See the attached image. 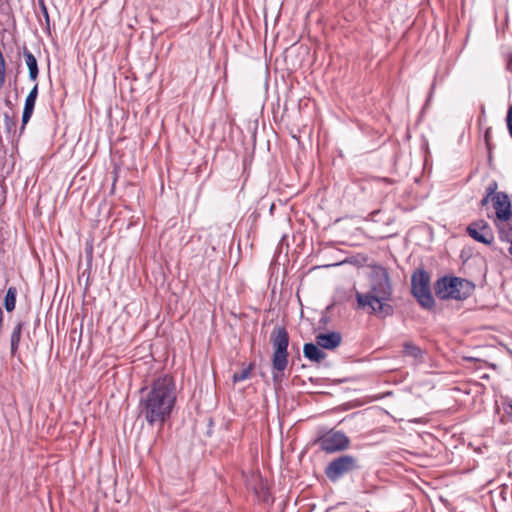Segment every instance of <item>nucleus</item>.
Here are the masks:
<instances>
[{
	"instance_id": "f8f14e48",
	"label": "nucleus",
	"mask_w": 512,
	"mask_h": 512,
	"mask_svg": "<svg viewBox=\"0 0 512 512\" xmlns=\"http://www.w3.org/2000/svg\"><path fill=\"white\" fill-rule=\"evenodd\" d=\"M501 405L503 408V414H500L498 401H495V412L500 415L501 422H507L512 419V399L509 397H502Z\"/></svg>"
},
{
	"instance_id": "2eb2a0df",
	"label": "nucleus",
	"mask_w": 512,
	"mask_h": 512,
	"mask_svg": "<svg viewBox=\"0 0 512 512\" xmlns=\"http://www.w3.org/2000/svg\"><path fill=\"white\" fill-rule=\"evenodd\" d=\"M500 239L510 243L509 253L512 255V221L498 225Z\"/></svg>"
},
{
	"instance_id": "4468645a",
	"label": "nucleus",
	"mask_w": 512,
	"mask_h": 512,
	"mask_svg": "<svg viewBox=\"0 0 512 512\" xmlns=\"http://www.w3.org/2000/svg\"><path fill=\"white\" fill-rule=\"evenodd\" d=\"M24 323L18 322L11 334V354L14 356L19 348Z\"/></svg>"
},
{
	"instance_id": "a878e982",
	"label": "nucleus",
	"mask_w": 512,
	"mask_h": 512,
	"mask_svg": "<svg viewBox=\"0 0 512 512\" xmlns=\"http://www.w3.org/2000/svg\"><path fill=\"white\" fill-rule=\"evenodd\" d=\"M493 369H496L497 368V365L495 363L491 364L490 365Z\"/></svg>"
},
{
	"instance_id": "9b49d317",
	"label": "nucleus",
	"mask_w": 512,
	"mask_h": 512,
	"mask_svg": "<svg viewBox=\"0 0 512 512\" xmlns=\"http://www.w3.org/2000/svg\"><path fill=\"white\" fill-rule=\"evenodd\" d=\"M317 344L306 343L303 347V353L305 358L311 362L320 363L326 357V353L323 352Z\"/></svg>"
},
{
	"instance_id": "f3484780",
	"label": "nucleus",
	"mask_w": 512,
	"mask_h": 512,
	"mask_svg": "<svg viewBox=\"0 0 512 512\" xmlns=\"http://www.w3.org/2000/svg\"><path fill=\"white\" fill-rule=\"evenodd\" d=\"M16 296H17V289L16 287H9L5 298H4V307L7 312H12L15 309L16 306Z\"/></svg>"
},
{
	"instance_id": "aec40b11",
	"label": "nucleus",
	"mask_w": 512,
	"mask_h": 512,
	"mask_svg": "<svg viewBox=\"0 0 512 512\" xmlns=\"http://www.w3.org/2000/svg\"><path fill=\"white\" fill-rule=\"evenodd\" d=\"M493 239V235L489 226L486 223H482V243L489 244Z\"/></svg>"
},
{
	"instance_id": "b1692460",
	"label": "nucleus",
	"mask_w": 512,
	"mask_h": 512,
	"mask_svg": "<svg viewBox=\"0 0 512 512\" xmlns=\"http://www.w3.org/2000/svg\"><path fill=\"white\" fill-rule=\"evenodd\" d=\"M376 180L379 181V182H383V183H385L387 185L394 184V180L391 179V178H386V177H384V178H376Z\"/></svg>"
},
{
	"instance_id": "9d476101",
	"label": "nucleus",
	"mask_w": 512,
	"mask_h": 512,
	"mask_svg": "<svg viewBox=\"0 0 512 512\" xmlns=\"http://www.w3.org/2000/svg\"><path fill=\"white\" fill-rule=\"evenodd\" d=\"M37 95H38V85L36 84L32 88V90L29 92V94L27 95V97L25 99L24 109H23V113H22L21 131L24 130L26 124L29 122V120L33 114Z\"/></svg>"
},
{
	"instance_id": "20e7f679",
	"label": "nucleus",
	"mask_w": 512,
	"mask_h": 512,
	"mask_svg": "<svg viewBox=\"0 0 512 512\" xmlns=\"http://www.w3.org/2000/svg\"><path fill=\"white\" fill-rule=\"evenodd\" d=\"M490 203L495 212L496 225L512 221V205L509 195L506 192L498 191V183L493 180L485 189L482 198V206Z\"/></svg>"
},
{
	"instance_id": "4be33fe9",
	"label": "nucleus",
	"mask_w": 512,
	"mask_h": 512,
	"mask_svg": "<svg viewBox=\"0 0 512 512\" xmlns=\"http://www.w3.org/2000/svg\"><path fill=\"white\" fill-rule=\"evenodd\" d=\"M506 122H507V128H508L509 134L512 138V105L508 109L507 116H506Z\"/></svg>"
},
{
	"instance_id": "7ed1b4c3",
	"label": "nucleus",
	"mask_w": 512,
	"mask_h": 512,
	"mask_svg": "<svg viewBox=\"0 0 512 512\" xmlns=\"http://www.w3.org/2000/svg\"><path fill=\"white\" fill-rule=\"evenodd\" d=\"M289 334L284 326L277 325L270 334V342L273 347L271 357L273 380L280 381L288 366Z\"/></svg>"
},
{
	"instance_id": "412c9836",
	"label": "nucleus",
	"mask_w": 512,
	"mask_h": 512,
	"mask_svg": "<svg viewBox=\"0 0 512 512\" xmlns=\"http://www.w3.org/2000/svg\"><path fill=\"white\" fill-rule=\"evenodd\" d=\"M39 5L41 7V12H42V15L46 22V27H47V29H49V27H50L49 13H48V10H47L44 0H40Z\"/></svg>"
},
{
	"instance_id": "dca6fc26",
	"label": "nucleus",
	"mask_w": 512,
	"mask_h": 512,
	"mask_svg": "<svg viewBox=\"0 0 512 512\" xmlns=\"http://www.w3.org/2000/svg\"><path fill=\"white\" fill-rule=\"evenodd\" d=\"M403 354L415 360H421L423 356L422 350L412 342H405L403 344Z\"/></svg>"
},
{
	"instance_id": "5701e85b",
	"label": "nucleus",
	"mask_w": 512,
	"mask_h": 512,
	"mask_svg": "<svg viewBox=\"0 0 512 512\" xmlns=\"http://www.w3.org/2000/svg\"><path fill=\"white\" fill-rule=\"evenodd\" d=\"M4 123L8 130L15 126L14 120L8 114L4 115Z\"/></svg>"
},
{
	"instance_id": "0eeeda50",
	"label": "nucleus",
	"mask_w": 512,
	"mask_h": 512,
	"mask_svg": "<svg viewBox=\"0 0 512 512\" xmlns=\"http://www.w3.org/2000/svg\"><path fill=\"white\" fill-rule=\"evenodd\" d=\"M359 469L358 459L350 454L340 455L333 459L325 468V475L331 482Z\"/></svg>"
},
{
	"instance_id": "f257e3e1",
	"label": "nucleus",
	"mask_w": 512,
	"mask_h": 512,
	"mask_svg": "<svg viewBox=\"0 0 512 512\" xmlns=\"http://www.w3.org/2000/svg\"><path fill=\"white\" fill-rule=\"evenodd\" d=\"M176 384L172 376L163 374L155 378L149 387L140 390L139 416L150 426L163 425L171 416L176 403Z\"/></svg>"
},
{
	"instance_id": "f03ea898",
	"label": "nucleus",
	"mask_w": 512,
	"mask_h": 512,
	"mask_svg": "<svg viewBox=\"0 0 512 512\" xmlns=\"http://www.w3.org/2000/svg\"><path fill=\"white\" fill-rule=\"evenodd\" d=\"M392 292V284L387 269L375 265L369 274L368 292H356L358 308L380 318L392 316L394 308L389 303L392 299Z\"/></svg>"
},
{
	"instance_id": "393cba45",
	"label": "nucleus",
	"mask_w": 512,
	"mask_h": 512,
	"mask_svg": "<svg viewBox=\"0 0 512 512\" xmlns=\"http://www.w3.org/2000/svg\"><path fill=\"white\" fill-rule=\"evenodd\" d=\"M489 376L487 374H482L481 379H488Z\"/></svg>"
},
{
	"instance_id": "ddd939ff",
	"label": "nucleus",
	"mask_w": 512,
	"mask_h": 512,
	"mask_svg": "<svg viewBox=\"0 0 512 512\" xmlns=\"http://www.w3.org/2000/svg\"><path fill=\"white\" fill-rule=\"evenodd\" d=\"M23 55L29 70V78L34 81L37 79L39 74L37 60L35 56L32 54V52H30L27 49H24Z\"/></svg>"
},
{
	"instance_id": "a211bd4d",
	"label": "nucleus",
	"mask_w": 512,
	"mask_h": 512,
	"mask_svg": "<svg viewBox=\"0 0 512 512\" xmlns=\"http://www.w3.org/2000/svg\"><path fill=\"white\" fill-rule=\"evenodd\" d=\"M251 374V365L246 368H243L240 372H236L233 374V382H241L250 377Z\"/></svg>"
},
{
	"instance_id": "423d86ee",
	"label": "nucleus",
	"mask_w": 512,
	"mask_h": 512,
	"mask_svg": "<svg viewBox=\"0 0 512 512\" xmlns=\"http://www.w3.org/2000/svg\"><path fill=\"white\" fill-rule=\"evenodd\" d=\"M411 291L418 303L425 309L434 307V299L430 288V276L424 269L416 270L411 277Z\"/></svg>"
},
{
	"instance_id": "1a4fd4ad",
	"label": "nucleus",
	"mask_w": 512,
	"mask_h": 512,
	"mask_svg": "<svg viewBox=\"0 0 512 512\" xmlns=\"http://www.w3.org/2000/svg\"><path fill=\"white\" fill-rule=\"evenodd\" d=\"M342 341V335L340 332L332 331L328 333H320L316 336V343L319 347L327 350H333L337 348Z\"/></svg>"
},
{
	"instance_id": "6e6552de",
	"label": "nucleus",
	"mask_w": 512,
	"mask_h": 512,
	"mask_svg": "<svg viewBox=\"0 0 512 512\" xmlns=\"http://www.w3.org/2000/svg\"><path fill=\"white\" fill-rule=\"evenodd\" d=\"M320 449L328 454L343 451L350 445V439L348 436L341 432L333 429L320 434L315 439Z\"/></svg>"
},
{
	"instance_id": "6ab92c4d",
	"label": "nucleus",
	"mask_w": 512,
	"mask_h": 512,
	"mask_svg": "<svg viewBox=\"0 0 512 512\" xmlns=\"http://www.w3.org/2000/svg\"><path fill=\"white\" fill-rule=\"evenodd\" d=\"M468 234L477 242H480V227L477 222H473L467 227Z\"/></svg>"
},
{
	"instance_id": "39448f33",
	"label": "nucleus",
	"mask_w": 512,
	"mask_h": 512,
	"mask_svg": "<svg viewBox=\"0 0 512 512\" xmlns=\"http://www.w3.org/2000/svg\"><path fill=\"white\" fill-rule=\"evenodd\" d=\"M474 286L467 280L455 277L444 276L435 283V294L440 299H466L473 291Z\"/></svg>"
}]
</instances>
